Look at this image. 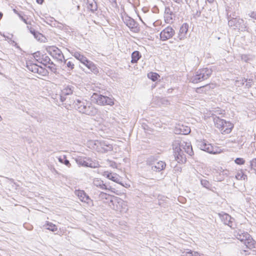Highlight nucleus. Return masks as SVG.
Masks as SVG:
<instances>
[{
    "mask_svg": "<svg viewBox=\"0 0 256 256\" xmlns=\"http://www.w3.org/2000/svg\"><path fill=\"white\" fill-rule=\"evenodd\" d=\"M172 146L175 160L178 163L184 164L186 162V158L184 152L190 156L194 154L190 142L182 140H176L172 142Z\"/></svg>",
    "mask_w": 256,
    "mask_h": 256,
    "instance_id": "nucleus-1",
    "label": "nucleus"
},
{
    "mask_svg": "<svg viewBox=\"0 0 256 256\" xmlns=\"http://www.w3.org/2000/svg\"><path fill=\"white\" fill-rule=\"evenodd\" d=\"M74 108L79 112L90 116L98 114V110L90 101L79 98L74 100L72 104Z\"/></svg>",
    "mask_w": 256,
    "mask_h": 256,
    "instance_id": "nucleus-2",
    "label": "nucleus"
},
{
    "mask_svg": "<svg viewBox=\"0 0 256 256\" xmlns=\"http://www.w3.org/2000/svg\"><path fill=\"white\" fill-rule=\"evenodd\" d=\"M234 236L238 240L243 242L248 248L252 249L255 248V241L247 232L240 229L236 230L234 232Z\"/></svg>",
    "mask_w": 256,
    "mask_h": 256,
    "instance_id": "nucleus-3",
    "label": "nucleus"
},
{
    "mask_svg": "<svg viewBox=\"0 0 256 256\" xmlns=\"http://www.w3.org/2000/svg\"><path fill=\"white\" fill-rule=\"evenodd\" d=\"M212 72V69L207 68L199 69L190 78V82L194 84H198L204 81L210 77Z\"/></svg>",
    "mask_w": 256,
    "mask_h": 256,
    "instance_id": "nucleus-4",
    "label": "nucleus"
},
{
    "mask_svg": "<svg viewBox=\"0 0 256 256\" xmlns=\"http://www.w3.org/2000/svg\"><path fill=\"white\" fill-rule=\"evenodd\" d=\"M214 123L216 126L220 129L223 134H228L232 131L234 127L233 124L230 122L217 118L214 119Z\"/></svg>",
    "mask_w": 256,
    "mask_h": 256,
    "instance_id": "nucleus-5",
    "label": "nucleus"
},
{
    "mask_svg": "<svg viewBox=\"0 0 256 256\" xmlns=\"http://www.w3.org/2000/svg\"><path fill=\"white\" fill-rule=\"evenodd\" d=\"M198 147L202 150L211 154H217L221 152V149L217 146H214L206 140L198 142Z\"/></svg>",
    "mask_w": 256,
    "mask_h": 256,
    "instance_id": "nucleus-6",
    "label": "nucleus"
},
{
    "mask_svg": "<svg viewBox=\"0 0 256 256\" xmlns=\"http://www.w3.org/2000/svg\"><path fill=\"white\" fill-rule=\"evenodd\" d=\"M91 98L92 100H96L97 104L100 105H110L112 106L114 104L112 98L98 93H94Z\"/></svg>",
    "mask_w": 256,
    "mask_h": 256,
    "instance_id": "nucleus-7",
    "label": "nucleus"
},
{
    "mask_svg": "<svg viewBox=\"0 0 256 256\" xmlns=\"http://www.w3.org/2000/svg\"><path fill=\"white\" fill-rule=\"evenodd\" d=\"M94 148L97 152L105 153L112 150V146L104 140H96L94 143Z\"/></svg>",
    "mask_w": 256,
    "mask_h": 256,
    "instance_id": "nucleus-8",
    "label": "nucleus"
},
{
    "mask_svg": "<svg viewBox=\"0 0 256 256\" xmlns=\"http://www.w3.org/2000/svg\"><path fill=\"white\" fill-rule=\"evenodd\" d=\"M228 24L230 26H234L235 30H238L241 31H245L246 26L244 20L240 18H232L228 22Z\"/></svg>",
    "mask_w": 256,
    "mask_h": 256,
    "instance_id": "nucleus-9",
    "label": "nucleus"
},
{
    "mask_svg": "<svg viewBox=\"0 0 256 256\" xmlns=\"http://www.w3.org/2000/svg\"><path fill=\"white\" fill-rule=\"evenodd\" d=\"M122 18L124 23L129 28L131 31L134 32H138V24L133 18L128 15L122 16Z\"/></svg>",
    "mask_w": 256,
    "mask_h": 256,
    "instance_id": "nucleus-10",
    "label": "nucleus"
},
{
    "mask_svg": "<svg viewBox=\"0 0 256 256\" xmlns=\"http://www.w3.org/2000/svg\"><path fill=\"white\" fill-rule=\"evenodd\" d=\"M123 202L121 198L114 196L109 201L104 202L108 204L110 208L116 211H120Z\"/></svg>",
    "mask_w": 256,
    "mask_h": 256,
    "instance_id": "nucleus-11",
    "label": "nucleus"
},
{
    "mask_svg": "<svg viewBox=\"0 0 256 256\" xmlns=\"http://www.w3.org/2000/svg\"><path fill=\"white\" fill-rule=\"evenodd\" d=\"M175 31L171 26H167L164 28L160 34V40L162 41H166L172 38L174 34Z\"/></svg>",
    "mask_w": 256,
    "mask_h": 256,
    "instance_id": "nucleus-12",
    "label": "nucleus"
},
{
    "mask_svg": "<svg viewBox=\"0 0 256 256\" xmlns=\"http://www.w3.org/2000/svg\"><path fill=\"white\" fill-rule=\"evenodd\" d=\"M47 51L52 56L58 61L62 62L64 59V56L62 51L56 46L50 47Z\"/></svg>",
    "mask_w": 256,
    "mask_h": 256,
    "instance_id": "nucleus-13",
    "label": "nucleus"
},
{
    "mask_svg": "<svg viewBox=\"0 0 256 256\" xmlns=\"http://www.w3.org/2000/svg\"><path fill=\"white\" fill-rule=\"evenodd\" d=\"M76 162L79 166L85 167L95 168L99 166L98 162H92L91 160L86 158H78L76 159Z\"/></svg>",
    "mask_w": 256,
    "mask_h": 256,
    "instance_id": "nucleus-14",
    "label": "nucleus"
},
{
    "mask_svg": "<svg viewBox=\"0 0 256 256\" xmlns=\"http://www.w3.org/2000/svg\"><path fill=\"white\" fill-rule=\"evenodd\" d=\"M220 218L226 225H228L231 228H234L235 226L234 219L230 215L226 213L219 214Z\"/></svg>",
    "mask_w": 256,
    "mask_h": 256,
    "instance_id": "nucleus-15",
    "label": "nucleus"
},
{
    "mask_svg": "<svg viewBox=\"0 0 256 256\" xmlns=\"http://www.w3.org/2000/svg\"><path fill=\"white\" fill-rule=\"evenodd\" d=\"M74 193L82 202H86L88 205L92 204V200L84 190H76Z\"/></svg>",
    "mask_w": 256,
    "mask_h": 256,
    "instance_id": "nucleus-16",
    "label": "nucleus"
},
{
    "mask_svg": "<svg viewBox=\"0 0 256 256\" xmlns=\"http://www.w3.org/2000/svg\"><path fill=\"white\" fill-rule=\"evenodd\" d=\"M74 87L72 85L69 84L64 86V88L62 90L60 100L61 102H64L66 100L67 96L72 94L74 90Z\"/></svg>",
    "mask_w": 256,
    "mask_h": 256,
    "instance_id": "nucleus-17",
    "label": "nucleus"
},
{
    "mask_svg": "<svg viewBox=\"0 0 256 256\" xmlns=\"http://www.w3.org/2000/svg\"><path fill=\"white\" fill-rule=\"evenodd\" d=\"M166 166V164L165 162L163 161H157L152 166L151 168V170L153 172H160L161 171L164 170Z\"/></svg>",
    "mask_w": 256,
    "mask_h": 256,
    "instance_id": "nucleus-18",
    "label": "nucleus"
},
{
    "mask_svg": "<svg viewBox=\"0 0 256 256\" xmlns=\"http://www.w3.org/2000/svg\"><path fill=\"white\" fill-rule=\"evenodd\" d=\"M104 176L108 179L124 186V184L120 182V177L118 174L105 172L104 174Z\"/></svg>",
    "mask_w": 256,
    "mask_h": 256,
    "instance_id": "nucleus-19",
    "label": "nucleus"
},
{
    "mask_svg": "<svg viewBox=\"0 0 256 256\" xmlns=\"http://www.w3.org/2000/svg\"><path fill=\"white\" fill-rule=\"evenodd\" d=\"M188 29V25L186 23L184 24L180 28L179 33L178 34V38L180 40H183L185 36Z\"/></svg>",
    "mask_w": 256,
    "mask_h": 256,
    "instance_id": "nucleus-20",
    "label": "nucleus"
},
{
    "mask_svg": "<svg viewBox=\"0 0 256 256\" xmlns=\"http://www.w3.org/2000/svg\"><path fill=\"white\" fill-rule=\"evenodd\" d=\"M84 65L86 66L91 72H92L94 74H97L98 72V70L97 68L96 65L93 62L89 60L88 59L85 62Z\"/></svg>",
    "mask_w": 256,
    "mask_h": 256,
    "instance_id": "nucleus-21",
    "label": "nucleus"
},
{
    "mask_svg": "<svg viewBox=\"0 0 256 256\" xmlns=\"http://www.w3.org/2000/svg\"><path fill=\"white\" fill-rule=\"evenodd\" d=\"M131 57V62L132 64H136L141 58L142 55L139 51L135 50L132 52Z\"/></svg>",
    "mask_w": 256,
    "mask_h": 256,
    "instance_id": "nucleus-22",
    "label": "nucleus"
},
{
    "mask_svg": "<svg viewBox=\"0 0 256 256\" xmlns=\"http://www.w3.org/2000/svg\"><path fill=\"white\" fill-rule=\"evenodd\" d=\"M28 28L30 30V32L34 36V38L38 41H42V38L43 37V35L36 30L34 28L28 26Z\"/></svg>",
    "mask_w": 256,
    "mask_h": 256,
    "instance_id": "nucleus-23",
    "label": "nucleus"
},
{
    "mask_svg": "<svg viewBox=\"0 0 256 256\" xmlns=\"http://www.w3.org/2000/svg\"><path fill=\"white\" fill-rule=\"evenodd\" d=\"M73 56L78 60L82 64H84L85 62L86 61L88 58L84 56V55L81 54L78 52H75Z\"/></svg>",
    "mask_w": 256,
    "mask_h": 256,
    "instance_id": "nucleus-24",
    "label": "nucleus"
},
{
    "mask_svg": "<svg viewBox=\"0 0 256 256\" xmlns=\"http://www.w3.org/2000/svg\"><path fill=\"white\" fill-rule=\"evenodd\" d=\"M158 160L156 156H148L146 160V164L150 167L153 166Z\"/></svg>",
    "mask_w": 256,
    "mask_h": 256,
    "instance_id": "nucleus-25",
    "label": "nucleus"
},
{
    "mask_svg": "<svg viewBox=\"0 0 256 256\" xmlns=\"http://www.w3.org/2000/svg\"><path fill=\"white\" fill-rule=\"evenodd\" d=\"M41 64L46 66L50 64H53V62L51 60L50 58L46 54L42 56V60L40 62Z\"/></svg>",
    "mask_w": 256,
    "mask_h": 256,
    "instance_id": "nucleus-26",
    "label": "nucleus"
},
{
    "mask_svg": "<svg viewBox=\"0 0 256 256\" xmlns=\"http://www.w3.org/2000/svg\"><path fill=\"white\" fill-rule=\"evenodd\" d=\"M93 184L94 186L102 190H104L105 184L104 182L99 178H94L93 181Z\"/></svg>",
    "mask_w": 256,
    "mask_h": 256,
    "instance_id": "nucleus-27",
    "label": "nucleus"
},
{
    "mask_svg": "<svg viewBox=\"0 0 256 256\" xmlns=\"http://www.w3.org/2000/svg\"><path fill=\"white\" fill-rule=\"evenodd\" d=\"M200 184L202 186L205 188H206L210 190H212V184L210 183L209 181H208L204 179H201L200 180Z\"/></svg>",
    "mask_w": 256,
    "mask_h": 256,
    "instance_id": "nucleus-28",
    "label": "nucleus"
},
{
    "mask_svg": "<svg viewBox=\"0 0 256 256\" xmlns=\"http://www.w3.org/2000/svg\"><path fill=\"white\" fill-rule=\"evenodd\" d=\"M112 196L104 192H101L99 194V198L100 200H105L104 201V202L109 201Z\"/></svg>",
    "mask_w": 256,
    "mask_h": 256,
    "instance_id": "nucleus-29",
    "label": "nucleus"
},
{
    "mask_svg": "<svg viewBox=\"0 0 256 256\" xmlns=\"http://www.w3.org/2000/svg\"><path fill=\"white\" fill-rule=\"evenodd\" d=\"M178 134H188L190 132V129L188 126L184 127V126H182L179 128Z\"/></svg>",
    "mask_w": 256,
    "mask_h": 256,
    "instance_id": "nucleus-30",
    "label": "nucleus"
},
{
    "mask_svg": "<svg viewBox=\"0 0 256 256\" xmlns=\"http://www.w3.org/2000/svg\"><path fill=\"white\" fill-rule=\"evenodd\" d=\"M45 226L47 230L53 232L56 231L58 230L57 226L50 222H48Z\"/></svg>",
    "mask_w": 256,
    "mask_h": 256,
    "instance_id": "nucleus-31",
    "label": "nucleus"
},
{
    "mask_svg": "<svg viewBox=\"0 0 256 256\" xmlns=\"http://www.w3.org/2000/svg\"><path fill=\"white\" fill-rule=\"evenodd\" d=\"M38 67L39 66L35 64H32L30 65L27 66V68L28 69V70L34 73H36L37 72H38Z\"/></svg>",
    "mask_w": 256,
    "mask_h": 256,
    "instance_id": "nucleus-32",
    "label": "nucleus"
},
{
    "mask_svg": "<svg viewBox=\"0 0 256 256\" xmlns=\"http://www.w3.org/2000/svg\"><path fill=\"white\" fill-rule=\"evenodd\" d=\"M148 77L152 81L154 82L156 80L160 77L158 74L154 72H150L148 74Z\"/></svg>",
    "mask_w": 256,
    "mask_h": 256,
    "instance_id": "nucleus-33",
    "label": "nucleus"
},
{
    "mask_svg": "<svg viewBox=\"0 0 256 256\" xmlns=\"http://www.w3.org/2000/svg\"><path fill=\"white\" fill-rule=\"evenodd\" d=\"M236 178L238 180H245L247 178V176L242 171L238 172L236 175Z\"/></svg>",
    "mask_w": 256,
    "mask_h": 256,
    "instance_id": "nucleus-34",
    "label": "nucleus"
},
{
    "mask_svg": "<svg viewBox=\"0 0 256 256\" xmlns=\"http://www.w3.org/2000/svg\"><path fill=\"white\" fill-rule=\"evenodd\" d=\"M64 64L66 65V68L68 70H72L74 68V64L72 61H68L64 60Z\"/></svg>",
    "mask_w": 256,
    "mask_h": 256,
    "instance_id": "nucleus-35",
    "label": "nucleus"
},
{
    "mask_svg": "<svg viewBox=\"0 0 256 256\" xmlns=\"http://www.w3.org/2000/svg\"><path fill=\"white\" fill-rule=\"evenodd\" d=\"M43 54H42L41 52H40L39 51H38V52L34 53L33 56L38 62H40V60H41L42 56H43Z\"/></svg>",
    "mask_w": 256,
    "mask_h": 256,
    "instance_id": "nucleus-36",
    "label": "nucleus"
},
{
    "mask_svg": "<svg viewBox=\"0 0 256 256\" xmlns=\"http://www.w3.org/2000/svg\"><path fill=\"white\" fill-rule=\"evenodd\" d=\"M58 161L61 163L64 164L66 166H70V161L66 158L65 156H64L63 158H59Z\"/></svg>",
    "mask_w": 256,
    "mask_h": 256,
    "instance_id": "nucleus-37",
    "label": "nucleus"
},
{
    "mask_svg": "<svg viewBox=\"0 0 256 256\" xmlns=\"http://www.w3.org/2000/svg\"><path fill=\"white\" fill-rule=\"evenodd\" d=\"M105 186H104V190L113 193H116V189L112 188L110 184L104 183Z\"/></svg>",
    "mask_w": 256,
    "mask_h": 256,
    "instance_id": "nucleus-38",
    "label": "nucleus"
},
{
    "mask_svg": "<svg viewBox=\"0 0 256 256\" xmlns=\"http://www.w3.org/2000/svg\"><path fill=\"white\" fill-rule=\"evenodd\" d=\"M38 69V70L36 73L42 76L46 75L47 72L44 68L42 66H39Z\"/></svg>",
    "mask_w": 256,
    "mask_h": 256,
    "instance_id": "nucleus-39",
    "label": "nucleus"
},
{
    "mask_svg": "<svg viewBox=\"0 0 256 256\" xmlns=\"http://www.w3.org/2000/svg\"><path fill=\"white\" fill-rule=\"evenodd\" d=\"M164 15H170L173 16L174 15L172 11L171 10L169 6L166 7L164 10Z\"/></svg>",
    "mask_w": 256,
    "mask_h": 256,
    "instance_id": "nucleus-40",
    "label": "nucleus"
},
{
    "mask_svg": "<svg viewBox=\"0 0 256 256\" xmlns=\"http://www.w3.org/2000/svg\"><path fill=\"white\" fill-rule=\"evenodd\" d=\"M206 87L207 86H202L198 88H196V92L197 93H200V94L206 93V90H204V88H206Z\"/></svg>",
    "mask_w": 256,
    "mask_h": 256,
    "instance_id": "nucleus-41",
    "label": "nucleus"
},
{
    "mask_svg": "<svg viewBox=\"0 0 256 256\" xmlns=\"http://www.w3.org/2000/svg\"><path fill=\"white\" fill-rule=\"evenodd\" d=\"M250 163L251 168L256 171V158L251 160Z\"/></svg>",
    "mask_w": 256,
    "mask_h": 256,
    "instance_id": "nucleus-42",
    "label": "nucleus"
},
{
    "mask_svg": "<svg viewBox=\"0 0 256 256\" xmlns=\"http://www.w3.org/2000/svg\"><path fill=\"white\" fill-rule=\"evenodd\" d=\"M50 66H48V68L54 73H56V68L54 64H50Z\"/></svg>",
    "mask_w": 256,
    "mask_h": 256,
    "instance_id": "nucleus-43",
    "label": "nucleus"
},
{
    "mask_svg": "<svg viewBox=\"0 0 256 256\" xmlns=\"http://www.w3.org/2000/svg\"><path fill=\"white\" fill-rule=\"evenodd\" d=\"M235 162L238 164H242L244 163V160L242 158H236L235 160Z\"/></svg>",
    "mask_w": 256,
    "mask_h": 256,
    "instance_id": "nucleus-44",
    "label": "nucleus"
},
{
    "mask_svg": "<svg viewBox=\"0 0 256 256\" xmlns=\"http://www.w3.org/2000/svg\"><path fill=\"white\" fill-rule=\"evenodd\" d=\"M165 18V21L166 22H170V20H172L173 18L172 17V16L167 15L164 16Z\"/></svg>",
    "mask_w": 256,
    "mask_h": 256,
    "instance_id": "nucleus-45",
    "label": "nucleus"
},
{
    "mask_svg": "<svg viewBox=\"0 0 256 256\" xmlns=\"http://www.w3.org/2000/svg\"><path fill=\"white\" fill-rule=\"evenodd\" d=\"M89 8H90L92 10H96L97 9V6L96 4H90Z\"/></svg>",
    "mask_w": 256,
    "mask_h": 256,
    "instance_id": "nucleus-46",
    "label": "nucleus"
},
{
    "mask_svg": "<svg viewBox=\"0 0 256 256\" xmlns=\"http://www.w3.org/2000/svg\"><path fill=\"white\" fill-rule=\"evenodd\" d=\"M248 15L250 17L256 20V12H252L248 14Z\"/></svg>",
    "mask_w": 256,
    "mask_h": 256,
    "instance_id": "nucleus-47",
    "label": "nucleus"
},
{
    "mask_svg": "<svg viewBox=\"0 0 256 256\" xmlns=\"http://www.w3.org/2000/svg\"><path fill=\"white\" fill-rule=\"evenodd\" d=\"M241 58L242 60H243L244 61L246 62H247L248 60V56L246 54L242 55L241 56Z\"/></svg>",
    "mask_w": 256,
    "mask_h": 256,
    "instance_id": "nucleus-48",
    "label": "nucleus"
},
{
    "mask_svg": "<svg viewBox=\"0 0 256 256\" xmlns=\"http://www.w3.org/2000/svg\"><path fill=\"white\" fill-rule=\"evenodd\" d=\"M208 86V87H206V88H204V90H206V92L208 91V90H210L211 88V86L210 84H206L205 86Z\"/></svg>",
    "mask_w": 256,
    "mask_h": 256,
    "instance_id": "nucleus-49",
    "label": "nucleus"
},
{
    "mask_svg": "<svg viewBox=\"0 0 256 256\" xmlns=\"http://www.w3.org/2000/svg\"><path fill=\"white\" fill-rule=\"evenodd\" d=\"M224 180V178L222 176H220V178H216V180L218 182H221V181L223 180Z\"/></svg>",
    "mask_w": 256,
    "mask_h": 256,
    "instance_id": "nucleus-50",
    "label": "nucleus"
},
{
    "mask_svg": "<svg viewBox=\"0 0 256 256\" xmlns=\"http://www.w3.org/2000/svg\"><path fill=\"white\" fill-rule=\"evenodd\" d=\"M200 255L201 254L197 252H194L193 254L194 256H200Z\"/></svg>",
    "mask_w": 256,
    "mask_h": 256,
    "instance_id": "nucleus-51",
    "label": "nucleus"
},
{
    "mask_svg": "<svg viewBox=\"0 0 256 256\" xmlns=\"http://www.w3.org/2000/svg\"><path fill=\"white\" fill-rule=\"evenodd\" d=\"M174 2L178 4H180L182 2V0H173Z\"/></svg>",
    "mask_w": 256,
    "mask_h": 256,
    "instance_id": "nucleus-52",
    "label": "nucleus"
},
{
    "mask_svg": "<svg viewBox=\"0 0 256 256\" xmlns=\"http://www.w3.org/2000/svg\"><path fill=\"white\" fill-rule=\"evenodd\" d=\"M44 0H36V2L38 4H42L44 2Z\"/></svg>",
    "mask_w": 256,
    "mask_h": 256,
    "instance_id": "nucleus-53",
    "label": "nucleus"
},
{
    "mask_svg": "<svg viewBox=\"0 0 256 256\" xmlns=\"http://www.w3.org/2000/svg\"><path fill=\"white\" fill-rule=\"evenodd\" d=\"M110 2L116 4V0H108Z\"/></svg>",
    "mask_w": 256,
    "mask_h": 256,
    "instance_id": "nucleus-54",
    "label": "nucleus"
},
{
    "mask_svg": "<svg viewBox=\"0 0 256 256\" xmlns=\"http://www.w3.org/2000/svg\"><path fill=\"white\" fill-rule=\"evenodd\" d=\"M2 16H3L2 13L0 12V20L2 19Z\"/></svg>",
    "mask_w": 256,
    "mask_h": 256,
    "instance_id": "nucleus-55",
    "label": "nucleus"
},
{
    "mask_svg": "<svg viewBox=\"0 0 256 256\" xmlns=\"http://www.w3.org/2000/svg\"><path fill=\"white\" fill-rule=\"evenodd\" d=\"M246 86H251V84H250V82H248L246 84Z\"/></svg>",
    "mask_w": 256,
    "mask_h": 256,
    "instance_id": "nucleus-56",
    "label": "nucleus"
},
{
    "mask_svg": "<svg viewBox=\"0 0 256 256\" xmlns=\"http://www.w3.org/2000/svg\"><path fill=\"white\" fill-rule=\"evenodd\" d=\"M214 0H208V1L210 2V3H212L213 2H214Z\"/></svg>",
    "mask_w": 256,
    "mask_h": 256,
    "instance_id": "nucleus-57",
    "label": "nucleus"
},
{
    "mask_svg": "<svg viewBox=\"0 0 256 256\" xmlns=\"http://www.w3.org/2000/svg\"><path fill=\"white\" fill-rule=\"evenodd\" d=\"M222 174H224H224L227 175V174H227V172H222Z\"/></svg>",
    "mask_w": 256,
    "mask_h": 256,
    "instance_id": "nucleus-58",
    "label": "nucleus"
},
{
    "mask_svg": "<svg viewBox=\"0 0 256 256\" xmlns=\"http://www.w3.org/2000/svg\"><path fill=\"white\" fill-rule=\"evenodd\" d=\"M23 20H24V22L25 23H26V20L25 19H23Z\"/></svg>",
    "mask_w": 256,
    "mask_h": 256,
    "instance_id": "nucleus-59",
    "label": "nucleus"
},
{
    "mask_svg": "<svg viewBox=\"0 0 256 256\" xmlns=\"http://www.w3.org/2000/svg\"><path fill=\"white\" fill-rule=\"evenodd\" d=\"M66 104H69V105H71V102L68 103V102H66Z\"/></svg>",
    "mask_w": 256,
    "mask_h": 256,
    "instance_id": "nucleus-60",
    "label": "nucleus"
},
{
    "mask_svg": "<svg viewBox=\"0 0 256 256\" xmlns=\"http://www.w3.org/2000/svg\"><path fill=\"white\" fill-rule=\"evenodd\" d=\"M185 1H186V3L187 4H188V0H185Z\"/></svg>",
    "mask_w": 256,
    "mask_h": 256,
    "instance_id": "nucleus-61",
    "label": "nucleus"
},
{
    "mask_svg": "<svg viewBox=\"0 0 256 256\" xmlns=\"http://www.w3.org/2000/svg\"><path fill=\"white\" fill-rule=\"evenodd\" d=\"M2 120V118L1 117V116H0V122Z\"/></svg>",
    "mask_w": 256,
    "mask_h": 256,
    "instance_id": "nucleus-62",
    "label": "nucleus"
},
{
    "mask_svg": "<svg viewBox=\"0 0 256 256\" xmlns=\"http://www.w3.org/2000/svg\"><path fill=\"white\" fill-rule=\"evenodd\" d=\"M2 36L4 37H6V36L4 34H2Z\"/></svg>",
    "mask_w": 256,
    "mask_h": 256,
    "instance_id": "nucleus-63",
    "label": "nucleus"
},
{
    "mask_svg": "<svg viewBox=\"0 0 256 256\" xmlns=\"http://www.w3.org/2000/svg\"><path fill=\"white\" fill-rule=\"evenodd\" d=\"M200 256H201V255H200Z\"/></svg>",
    "mask_w": 256,
    "mask_h": 256,
    "instance_id": "nucleus-64",
    "label": "nucleus"
}]
</instances>
